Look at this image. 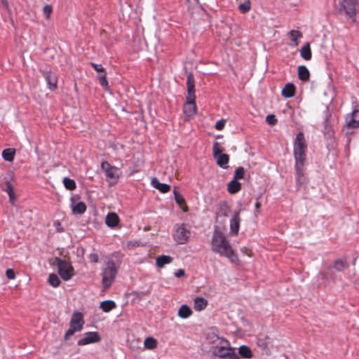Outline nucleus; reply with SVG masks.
Instances as JSON below:
<instances>
[{
    "label": "nucleus",
    "mask_w": 359,
    "mask_h": 359,
    "mask_svg": "<svg viewBox=\"0 0 359 359\" xmlns=\"http://www.w3.org/2000/svg\"><path fill=\"white\" fill-rule=\"evenodd\" d=\"M55 262L57 267L58 273L62 280L67 281L73 277L74 270L71 263L60 257H55Z\"/></svg>",
    "instance_id": "obj_8"
},
{
    "label": "nucleus",
    "mask_w": 359,
    "mask_h": 359,
    "mask_svg": "<svg viewBox=\"0 0 359 359\" xmlns=\"http://www.w3.org/2000/svg\"><path fill=\"white\" fill-rule=\"evenodd\" d=\"M359 1L358 0H339L338 12L351 23L356 22Z\"/></svg>",
    "instance_id": "obj_3"
},
{
    "label": "nucleus",
    "mask_w": 359,
    "mask_h": 359,
    "mask_svg": "<svg viewBox=\"0 0 359 359\" xmlns=\"http://www.w3.org/2000/svg\"><path fill=\"white\" fill-rule=\"evenodd\" d=\"M2 2L4 5H6V6H8V2L6 1V0H2Z\"/></svg>",
    "instance_id": "obj_53"
},
{
    "label": "nucleus",
    "mask_w": 359,
    "mask_h": 359,
    "mask_svg": "<svg viewBox=\"0 0 359 359\" xmlns=\"http://www.w3.org/2000/svg\"><path fill=\"white\" fill-rule=\"evenodd\" d=\"M90 65L93 67V69L98 73L102 74L105 72V69L102 67L101 64H96L94 62H91Z\"/></svg>",
    "instance_id": "obj_44"
},
{
    "label": "nucleus",
    "mask_w": 359,
    "mask_h": 359,
    "mask_svg": "<svg viewBox=\"0 0 359 359\" xmlns=\"http://www.w3.org/2000/svg\"><path fill=\"white\" fill-rule=\"evenodd\" d=\"M245 174V170L243 167H238L234 172L233 180H238L243 179Z\"/></svg>",
    "instance_id": "obj_40"
},
{
    "label": "nucleus",
    "mask_w": 359,
    "mask_h": 359,
    "mask_svg": "<svg viewBox=\"0 0 359 359\" xmlns=\"http://www.w3.org/2000/svg\"><path fill=\"white\" fill-rule=\"evenodd\" d=\"M100 166H101L102 171L104 173L105 177L107 179H109L111 180V182H110V184L112 185V184H116L121 175V169L114 165H111L107 161H102L101 163Z\"/></svg>",
    "instance_id": "obj_9"
},
{
    "label": "nucleus",
    "mask_w": 359,
    "mask_h": 359,
    "mask_svg": "<svg viewBox=\"0 0 359 359\" xmlns=\"http://www.w3.org/2000/svg\"><path fill=\"white\" fill-rule=\"evenodd\" d=\"M305 160H295V177L301 183L304 177V165Z\"/></svg>",
    "instance_id": "obj_16"
},
{
    "label": "nucleus",
    "mask_w": 359,
    "mask_h": 359,
    "mask_svg": "<svg viewBox=\"0 0 359 359\" xmlns=\"http://www.w3.org/2000/svg\"><path fill=\"white\" fill-rule=\"evenodd\" d=\"M333 122L332 119V113L327 106L325 107L324 111V121H323V133L327 139L333 137L334 131L333 129Z\"/></svg>",
    "instance_id": "obj_11"
},
{
    "label": "nucleus",
    "mask_w": 359,
    "mask_h": 359,
    "mask_svg": "<svg viewBox=\"0 0 359 359\" xmlns=\"http://www.w3.org/2000/svg\"><path fill=\"white\" fill-rule=\"evenodd\" d=\"M307 144L304 135L302 132L297 133L293 142V152L294 160H305Z\"/></svg>",
    "instance_id": "obj_6"
},
{
    "label": "nucleus",
    "mask_w": 359,
    "mask_h": 359,
    "mask_svg": "<svg viewBox=\"0 0 359 359\" xmlns=\"http://www.w3.org/2000/svg\"><path fill=\"white\" fill-rule=\"evenodd\" d=\"M84 323L83 314L79 311L74 312L70 320L69 328L64 336L65 339L67 340L75 332L81 331Z\"/></svg>",
    "instance_id": "obj_5"
},
{
    "label": "nucleus",
    "mask_w": 359,
    "mask_h": 359,
    "mask_svg": "<svg viewBox=\"0 0 359 359\" xmlns=\"http://www.w3.org/2000/svg\"><path fill=\"white\" fill-rule=\"evenodd\" d=\"M98 79H99L100 84L102 87H106V86H108V81L107 80V73H106V72L102 73V74H100L99 76H98Z\"/></svg>",
    "instance_id": "obj_41"
},
{
    "label": "nucleus",
    "mask_w": 359,
    "mask_h": 359,
    "mask_svg": "<svg viewBox=\"0 0 359 359\" xmlns=\"http://www.w3.org/2000/svg\"><path fill=\"white\" fill-rule=\"evenodd\" d=\"M228 210H229V207L225 203H224V204L221 207V211H222V215H224V217H227L228 216V212H227Z\"/></svg>",
    "instance_id": "obj_47"
},
{
    "label": "nucleus",
    "mask_w": 359,
    "mask_h": 359,
    "mask_svg": "<svg viewBox=\"0 0 359 359\" xmlns=\"http://www.w3.org/2000/svg\"><path fill=\"white\" fill-rule=\"evenodd\" d=\"M52 11H53V8L50 5H46L43 7V14L45 15L46 18L47 20L50 18Z\"/></svg>",
    "instance_id": "obj_43"
},
{
    "label": "nucleus",
    "mask_w": 359,
    "mask_h": 359,
    "mask_svg": "<svg viewBox=\"0 0 359 359\" xmlns=\"http://www.w3.org/2000/svg\"><path fill=\"white\" fill-rule=\"evenodd\" d=\"M151 184L154 188H156L159 191L163 194L168 193L170 189V187L169 184L160 182L158 180L156 177L151 180Z\"/></svg>",
    "instance_id": "obj_19"
},
{
    "label": "nucleus",
    "mask_w": 359,
    "mask_h": 359,
    "mask_svg": "<svg viewBox=\"0 0 359 359\" xmlns=\"http://www.w3.org/2000/svg\"><path fill=\"white\" fill-rule=\"evenodd\" d=\"M295 92V87L292 83H287L285 84L282 90L281 94L285 98H290L294 96Z\"/></svg>",
    "instance_id": "obj_21"
},
{
    "label": "nucleus",
    "mask_w": 359,
    "mask_h": 359,
    "mask_svg": "<svg viewBox=\"0 0 359 359\" xmlns=\"http://www.w3.org/2000/svg\"><path fill=\"white\" fill-rule=\"evenodd\" d=\"M144 348L149 350H153L157 346V341L151 337H148L144 342Z\"/></svg>",
    "instance_id": "obj_35"
},
{
    "label": "nucleus",
    "mask_w": 359,
    "mask_h": 359,
    "mask_svg": "<svg viewBox=\"0 0 359 359\" xmlns=\"http://www.w3.org/2000/svg\"><path fill=\"white\" fill-rule=\"evenodd\" d=\"M225 125V121L223 120L218 121L215 124V128L217 130H221L224 128Z\"/></svg>",
    "instance_id": "obj_48"
},
{
    "label": "nucleus",
    "mask_w": 359,
    "mask_h": 359,
    "mask_svg": "<svg viewBox=\"0 0 359 359\" xmlns=\"http://www.w3.org/2000/svg\"><path fill=\"white\" fill-rule=\"evenodd\" d=\"M101 338L97 332H88L77 341L78 346H82L100 341Z\"/></svg>",
    "instance_id": "obj_13"
},
{
    "label": "nucleus",
    "mask_w": 359,
    "mask_h": 359,
    "mask_svg": "<svg viewBox=\"0 0 359 359\" xmlns=\"http://www.w3.org/2000/svg\"><path fill=\"white\" fill-rule=\"evenodd\" d=\"M6 275L9 280H13L15 278V271L12 269H8L6 271Z\"/></svg>",
    "instance_id": "obj_45"
},
{
    "label": "nucleus",
    "mask_w": 359,
    "mask_h": 359,
    "mask_svg": "<svg viewBox=\"0 0 359 359\" xmlns=\"http://www.w3.org/2000/svg\"><path fill=\"white\" fill-rule=\"evenodd\" d=\"M208 305V301L202 297H197L194 299V308L197 311H201L204 310Z\"/></svg>",
    "instance_id": "obj_20"
},
{
    "label": "nucleus",
    "mask_w": 359,
    "mask_h": 359,
    "mask_svg": "<svg viewBox=\"0 0 359 359\" xmlns=\"http://www.w3.org/2000/svg\"><path fill=\"white\" fill-rule=\"evenodd\" d=\"M346 134L352 133L350 129H355L359 127V109H355L351 114H348L345 119Z\"/></svg>",
    "instance_id": "obj_12"
},
{
    "label": "nucleus",
    "mask_w": 359,
    "mask_h": 359,
    "mask_svg": "<svg viewBox=\"0 0 359 359\" xmlns=\"http://www.w3.org/2000/svg\"><path fill=\"white\" fill-rule=\"evenodd\" d=\"M241 210H238L233 212V216L230 219V233L234 236L238 235L240 228L241 217H240Z\"/></svg>",
    "instance_id": "obj_15"
},
{
    "label": "nucleus",
    "mask_w": 359,
    "mask_h": 359,
    "mask_svg": "<svg viewBox=\"0 0 359 359\" xmlns=\"http://www.w3.org/2000/svg\"><path fill=\"white\" fill-rule=\"evenodd\" d=\"M175 201L176 203L182 208V210L184 212H187L188 210V208L187 206L183 207V205L185 203V200L184 197L178 193V191L176 190V189H174L173 191Z\"/></svg>",
    "instance_id": "obj_33"
},
{
    "label": "nucleus",
    "mask_w": 359,
    "mask_h": 359,
    "mask_svg": "<svg viewBox=\"0 0 359 359\" xmlns=\"http://www.w3.org/2000/svg\"><path fill=\"white\" fill-rule=\"evenodd\" d=\"M216 341L213 342L216 343V346L213 347L212 354L215 356L219 357L223 359H239V356L235 351V348L230 346V344L228 340L224 338H219L218 336H215Z\"/></svg>",
    "instance_id": "obj_2"
},
{
    "label": "nucleus",
    "mask_w": 359,
    "mask_h": 359,
    "mask_svg": "<svg viewBox=\"0 0 359 359\" xmlns=\"http://www.w3.org/2000/svg\"><path fill=\"white\" fill-rule=\"evenodd\" d=\"M259 207H260V203L258 201H257L255 203L256 212L258 211V209L259 208Z\"/></svg>",
    "instance_id": "obj_51"
},
{
    "label": "nucleus",
    "mask_w": 359,
    "mask_h": 359,
    "mask_svg": "<svg viewBox=\"0 0 359 359\" xmlns=\"http://www.w3.org/2000/svg\"><path fill=\"white\" fill-rule=\"evenodd\" d=\"M63 184L65 187L70 191L74 190L76 187L75 181L69 177H65L63 179Z\"/></svg>",
    "instance_id": "obj_36"
},
{
    "label": "nucleus",
    "mask_w": 359,
    "mask_h": 359,
    "mask_svg": "<svg viewBox=\"0 0 359 359\" xmlns=\"http://www.w3.org/2000/svg\"><path fill=\"white\" fill-rule=\"evenodd\" d=\"M266 121L270 126H274L277 123V119L273 114H269L266 117Z\"/></svg>",
    "instance_id": "obj_42"
},
{
    "label": "nucleus",
    "mask_w": 359,
    "mask_h": 359,
    "mask_svg": "<svg viewBox=\"0 0 359 359\" xmlns=\"http://www.w3.org/2000/svg\"><path fill=\"white\" fill-rule=\"evenodd\" d=\"M227 189L230 194H236L241 189V184L238 180L233 179L228 183Z\"/></svg>",
    "instance_id": "obj_26"
},
{
    "label": "nucleus",
    "mask_w": 359,
    "mask_h": 359,
    "mask_svg": "<svg viewBox=\"0 0 359 359\" xmlns=\"http://www.w3.org/2000/svg\"><path fill=\"white\" fill-rule=\"evenodd\" d=\"M183 111L187 116H191L196 114V102H185Z\"/></svg>",
    "instance_id": "obj_23"
},
{
    "label": "nucleus",
    "mask_w": 359,
    "mask_h": 359,
    "mask_svg": "<svg viewBox=\"0 0 359 359\" xmlns=\"http://www.w3.org/2000/svg\"><path fill=\"white\" fill-rule=\"evenodd\" d=\"M88 259L91 262L97 263L99 261V256L96 253H90L88 255Z\"/></svg>",
    "instance_id": "obj_46"
},
{
    "label": "nucleus",
    "mask_w": 359,
    "mask_h": 359,
    "mask_svg": "<svg viewBox=\"0 0 359 359\" xmlns=\"http://www.w3.org/2000/svg\"><path fill=\"white\" fill-rule=\"evenodd\" d=\"M189 3H197L198 0H187Z\"/></svg>",
    "instance_id": "obj_52"
},
{
    "label": "nucleus",
    "mask_w": 359,
    "mask_h": 359,
    "mask_svg": "<svg viewBox=\"0 0 359 359\" xmlns=\"http://www.w3.org/2000/svg\"><path fill=\"white\" fill-rule=\"evenodd\" d=\"M70 207L74 215H81L86 210V205L84 202L79 201L78 195L72 196L70 198Z\"/></svg>",
    "instance_id": "obj_14"
},
{
    "label": "nucleus",
    "mask_w": 359,
    "mask_h": 359,
    "mask_svg": "<svg viewBox=\"0 0 359 359\" xmlns=\"http://www.w3.org/2000/svg\"><path fill=\"white\" fill-rule=\"evenodd\" d=\"M238 355L245 359H250L252 358V353L251 349L245 345H242L238 348Z\"/></svg>",
    "instance_id": "obj_31"
},
{
    "label": "nucleus",
    "mask_w": 359,
    "mask_h": 359,
    "mask_svg": "<svg viewBox=\"0 0 359 359\" xmlns=\"http://www.w3.org/2000/svg\"><path fill=\"white\" fill-rule=\"evenodd\" d=\"M48 282L54 287H58L60 284V280L55 273H50L49 275Z\"/></svg>",
    "instance_id": "obj_37"
},
{
    "label": "nucleus",
    "mask_w": 359,
    "mask_h": 359,
    "mask_svg": "<svg viewBox=\"0 0 359 359\" xmlns=\"http://www.w3.org/2000/svg\"><path fill=\"white\" fill-rule=\"evenodd\" d=\"M196 95L195 94H187V98H186V102H196Z\"/></svg>",
    "instance_id": "obj_49"
},
{
    "label": "nucleus",
    "mask_w": 359,
    "mask_h": 359,
    "mask_svg": "<svg viewBox=\"0 0 359 359\" xmlns=\"http://www.w3.org/2000/svg\"><path fill=\"white\" fill-rule=\"evenodd\" d=\"M15 154V149L14 148H8L2 151V158L4 161L8 162H12L14 159Z\"/></svg>",
    "instance_id": "obj_29"
},
{
    "label": "nucleus",
    "mask_w": 359,
    "mask_h": 359,
    "mask_svg": "<svg viewBox=\"0 0 359 359\" xmlns=\"http://www.w3.org/2000/svg\"><path fill=\"white\" fill-rule=\"evenodd\" d=\"M212 250L220 256L228 258L231 262L238 261V257L229 242L219 231H215L212 238Z\"/></svg>",
    "instance_id": "obj_1"
},
{
    "label": "nucleus",
    "mask_w": 359,
    "mask_h": 359,
    "mask_svg": "<svg viewBox=\"0 0 359 359\" xmlns=\"http://www.w3.org/2000/svg\"><path fill=\"white\" fill-rule=\"evenodd\" d=\"M251 8V3L250 0H244V2L242 4H240L238 6V10L241 13H248Z\"/></svg>",
    "instance_id": "obj_38"
},
{
    "label": "nucleus",
    "mask_w": 359,
    "mask_h": 359,
    "mask_svg": "<svg viewBox=\"0 0 359 359\" xmlns=\"http://www.w3.org/2000/svg\"><path fill=\"white\" fill-rule=\"evenodd\" d=\"M222 151L223 148L219 147L217 142H215L212 146V154L217 161V164L222 169H227L229 156L226 154H222Z\"/></svg>",
    "instance_id": "obj_10"
},
{
    "label": "nucleus",
    "mask_w": 359,
    "mask_h": 359,
    "mask_svg": "<svg viewBox=\"0 0 359 359\" xmlns=\"http://www.w3.org/2000/svg\"><path fill=\"white\" fill-rule=\"evenodd\" d=\"M184 274H185V271L184 269H182L177 270L174 273V275L176 278H181V277L184 276Z\"/></svg>",
    "instance_id": "obj_50"
},
{
    "label": "nucleus",
    "mask_w": 359,
    "mask_h": 359,
    "mask_svg": "<svg viewBox=\"0 0 359 359\" xmlns=\"http://www.w3.org/2000/svg\"><path fill=\"white\" fill-rule=\"evenodd\" d=\"M62 231V229H57V231Z\"/></svg>",
    "instance_id": "obj_55"
},
{
    "label": "nucleus",
    "mask_w": 359,
    "mask_h": 359,
    "mask_svg": "<svg viewBox=\"0 0 359 359\" xmlns=\"http://www.w3.org/2000/svg\"><path fill=\"white\" fill-rule=\"evenodd\" d=\"M117 274V268L112 259L104 261V265L101 269L102 284L104 289L109 288L114 283Z\"/></svg>",
    "instance_id": "obj_4"
},
{
    "label": "nucleus",
    "mask_w": 359,
    "mask_h": 359,
    "mask_svg": "<svg viewBox=\"0 0 359 359\" xmlns=\"http://www.w3.org/2000/svg\"><path fill=\"white\" fill-rule=\"evenodd\" d=\"M298 76L302 81H306L309 79L310 73L308 68L304 65H300L298 67Z\"/></svg>",
    "instance_id": "obj_28"
},
{
    "label": "nucleus",
    "mask_w": 359,
    "mask_h": 359,
    "mask_svg": "<svg viewBox=\"0 0 359 359\" xmlns=\"http://www.w3.org/2000/svg\"><path fill=\"white\" fill-rule=\"evenodd\" d=\"M192 314V311L187 304H182L178 310V316L182 318H187Z\"/></svg>",
    "instance_id": "obj_32"
},
{
    "label": "nucleus",
    "mask_w": 359,
    "mask_h": 359,
    "mask_svg": "<svg viewBox=\"0 0 359 359\" xmlns=\"http://www.w3.org/2000/svg\"><path fill=\"white\" fill-rule=\"evenodd\" d=\"M57 224V225H60V223L59 222H55V225Z\"/></svg>",
    "instance_id": "obj_54"
},
{
    "label": "nucleus",
    "mask_w": 359,
    "mask_h": 359,
    "mask_svg": "<svg viewBox=\"0 0 359 359\" xmlns=\"http://www.w3.org/2000/svg\"><path fill=\"white\" fill-rule=\"evenodd\" d=\"M116 306V303L113 300H105L100 303V308L105 313L111 311Z\"/></svg>",
    "instance_id": "obj_30"
},
{
    "label": "nucleus",
    "mask_w": 359,
    "mask_h": 359,
    "mask_svg": "<svg viewBox=\"0 0 359 359\" xmlns=\"http://www.w3.org/2000/svg\"><path fill=\"white\" fill-rule=\"evenodd\" d=\"M187 94H195V79L194 74L190 72L187 77Z\"/></svg>",
    "instance_id": "obj_25"
},
{
    "label": "nucleus",
    "mask_w": 359,
    "mask_h": 359,
    "mask_svg": "<svg viewBox=\"0 0 359 359\" xmlns=\"http://www.w3.org/2000/svg\"><path fill=\"white\" fill-rule=\"evenodd\" d=\"M288 36L290 40L294 43L295 46H298V39L302 38L303 36L302 34L299 30L296 29H292L288 33Z\"/></svg>",
    "instance_id": "obj_34"
},
{
    "label": "nucleus",
    "mask_w": 359,
    "mask_h": 359,
    "mask_svg": "<svg viewBox=\"0 0 359 359\" xmlns=\"http://www.w3.org/2000/svg\"><path fill=\"white\" fill-rule=\"evenodd\" d=\"M191 236V231L185 224H177L174 226L173 240L179 245L187 243Z\"/></svg>",
    "instance_id": "obj_7"
},
{
    "label": "nucleus",
    "mask_w": 359,
    "mask_h": 359,
    "mask_svg": "<svg viewBox=\"0 0 359 359\" xmlns=\"http://www.w3.org/2000/svg\"><path fill=\"white\" fill-rule=\"evenodd\" d=\"M173 260V258L170 255H161L156 257V264L158 268H163L166 264H170Z\"/></svg>",
    "instance_id": "obj_22"
},
{
    "label": "nucleus",
    "mask_w": 359,
    "mask_h": 359,
    "mask_svg": "<svg viewBox=\"0 0 359 359\" xmlns=\"http://www.w3.org/2000/svg\"><path fill=\"white\" fill-rule=\"evenodd\" d=\"M300 55L305 60H310L312 57L311 46L309 43L304 44L300 50Z\"/></svg>",
    "instance_id": "obj_27"
},
{
    "label": "nucleus",
    "mask_w": 359,
    "mask_h": 359,
    "mask_svg": "<svg viewBox=\"0 0 359 359\" xmlns=\"http://www.w3.org/2000/svg\"><path fill=\"white\" fill-rule=\"evenodd\" d=\"M45 80L47 83L48 88L53 91L57 88V77L50 72H46L44 75Z\"/></svg>",
    "instance_id": "obj_17"
},
{
    "label": "nucleus",
    "mask_w": 359,
    "mask_h": 359,
    "mask_svg": "<svg viewBox=\"0 0 359 359\" xmlns=\"http://www.w3.org/2000/svg\"><path fill=\"white\" fill-rule=\"evenodd\" d=\"M348 267V264L346 260L338 259H336L333 265L330 267L333 271H342L344 269Z\"/></svg>",
    "instance_id": "obj_24"
},
{
    "label": "nucleus",
    "mask_w": 359,
    "mask_h": 359,
    "mask_svg": "<svg viewBox=\"0 0 359 359\" xmlns=\"http://www.w3.org/2000/svg\"><path fill=\"white\" fill-rule=\"evenodd\" d=\"M119 222V217L115 212H109L105 218V223L110 228L116 227Z\"/></svg>",
    "instance_id": "obj_18"
},
{
    "label": "nucleus",
    "mask_w": 359,
    "mask_h": 359,
    "mask_svg": "<svg viewBox=\"0 0 359 359\" xmlns=\"http://www.w3.org/2000/svg\"><path fill=\"white\" fill-rule=\"evenodd\" d=\"M6 191L8 193L11 201H13L15 199V194L13 191V185L10 182H6Z\"/></svg>",
    "instance_id": "obj_39"
}]
</instances>
